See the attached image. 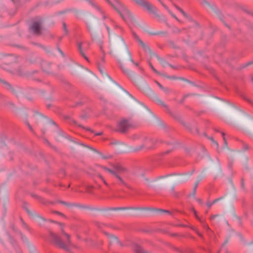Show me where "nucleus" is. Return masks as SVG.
<instances>
[{
    "label": "nucleus",
    "mask_w": 253,
    "mask_h": 253,
    "mask_svg": "<svg viewBox=\"0 0 253 253\" xmlns=\"http://www.w3.org/2000/svg\"><path fill=\"white\" fill-rule=\"evenodd\" d=\"M61 231L63 235L66 238L64 240H62L60 237L56 234L50 232V241L52 244L59 248L67 249L70 245V236L68 234L64 232L62 227H61Z\"/></svg>",
    "instance_id": "nucleus-1"
},
{
    "label": "nucleus",
    "mask_w": 253,
    "mask_h": 253,
    "mask_svg": "<svg viewBox=\"0 0 253 253\" xmlns=\"http://www.w3.org/2000/svg\"><path fill=\"white\" fill-rule=\"evenodd\" d=\"M112 169L109 168L107 172L113 175L119 181V183L126 185L125 181L121 177L120 175L127 173V169L119 164L112 165Z\"/></svg>",
    "instance_id": "nucleus-2"
},
{
    "label": "nucleus",
    "mask_w": 253,
    "mask_h": 253,
    "mask_svg": "<svg viewBox=\"0 0 253 253\" xmlns=\"http://www.w3.org/2000/svg\"><path fill=\"white\" fill-rule=\"evenodd\" d=\"M42 21L41 18L37 17L35 18L30 27V31L35 35H40L41 34Z\"/></svg>",
    "instance_id": "nucleus-3"
},
{
    "label": "nucleus",
    "mask_w": 253,
    "mask_h": 253,
    "mask_svg": "<svg viewBox=\"0 0 253 253\" xmlns=\"http://www.w3.org/2000/svg\"><path fill=\"white\" fill-rule=\"evenodd\" d=\"M138 5H140L141 6L146 8L148 11L154 12L156 9V8L152 4L148 2V1H145L144 0H132Z\"/></svg>",
    "instance_id": "nucleus-4"
},
{
    "label": "nucleus",
    "mask_w": 253,
    "mask_h": 253,
    "mask_svg": "<svg viewBox=\"0 0 253 253\" xmlns=\"http://www.w3.org/2000/svg\"><path fill=\"white\" fill-rule=\"evenodd\" d=\"M130 126V124L127 120H123L118 123L117 130L121 132H125Z\"/></svg>",
    "instance_id": "nucleus-5"
},
{
    "label": "nucleus",
    "mask_w": 253,
    "mask_h": 253,
    "mask_svg": "<svg viewBox=\"0 0 253 253\" xmlns=\"http://www.w3.org/2000/svg\"><path fill=\"white\" fill-rule=\"evenodd\" d=\"M90 4H91L93 7H94L98 11V12L102 15V18L103 19H105L107 18V17L105 15L104 11L97 5L95 4L94 2H93L92 0H89L87 1Z\"/></svg>",
    "instance_id": "nucleus-6"
},
{
    "label": "nucleus",
    "mask_w": 253,
    "mask_h": 253,
    "mask_svg": "<svg viewBox=\"0 0 253 253\" xmlns=\"http://www.w3.org/2000/svg\"><path fill=\"white\" fill-rule=\"evenodd\" d=\"M90 4H91L93 7H94L98 11V12L102 15V18L103 19H105L107 18V17L105 15L104 11L97 5L95 4L94 2H93L92 0H89L87 1Z\"/></svg>",
    "instance_id": "nucleus-7"
},
{
    "label": "nucleus",
    "mask_w": 253,
    "mask_h": 253,
    "mask_svg": "<svg viewBox=\"0 0 253 253\" xmlns=\"http://www.w3.org/2000/svg\"><path fill=\"white\" fill-rule=\"evenodd\" d=\"M153 146V141L152 139H147L145 141L144 144L141 146V148H146L147 149H150Z\"/></svg>",
    "instance_id": "nucleus-8"
},
{
    "label": "nucleus",
    "mask_w": 253,
    "mask_h": 253,
    "mask_svg": "<svg viewBox=\"0 0 253 253\" xmlns=\"http://www.w3.org/2000/svg\"><path fill=\"white\" fill-rule=\"evenodd\" d=\"M110 5H112V7H114V9H115L117 11H118L122 16V17L124 18L123 15H122V13H121L120 10L119 9L118 6L120 5V3L118 2L117 0H114L116 1V4L113 3L112 2H111L109 0H106Z\"/></svg>",
    "instance_id": "nucleus-9"
},
{
    "label": "nucleus",
    "mask_w": 253,
    "mask_h": 253,
    "mask_svg": "<svg viewBox=\"0 0 253 253\" xmlns=\"http://www.w3.org/2000/svg\"><path fill=\"white\" fill-rule=\"evenodd\" d=\"M133 250L136 253H147L145 252L141 247L137 245H134L133 247Z\"/></svg>",
    "instance_id": "nucleus-10"
},
{
    "label": "nucleus",
    "mask_w": 253,
    "mask_h": 253,
    "mask_svg": "<svg viewBox=\"0 0 253 253\" xmlns=\"http://www.w3.org/2000/svg\"><path fill=\"white\" fill-rule=\"evenodd\" d=\"M78 49L80 51L81 55L84 57V58L85 60H86L87 61H88V58L86 56V55H85V54L84 53V52L83 51L82 42H79L78 44Z\"/></svg>",
    "instance_id": "nucleus-11"
},
{
    "label": "nucleus",
    "mask_w": 253,
    "mask_h": 253,
    "mask_svg": "<svg viewBox=\"0 0 253 253\" xmlns=\"http://www.w3.org/2000/svg\"><path fill=\"white\" fill-rule=\"evenodd\" d=\"M139 42L145 51H146V52H150L151 51L149 47L148 46H147V45H146L142 41L139 40Z\"/></svg>",
    "instance_id": "nucleus-12"
},
{
    "label": "nucleus",
    "mask_w": 253,
    "mask_h": 253,
    "mask_svg": "<svg viewBox=\"0 0 253 253\" xmlns=\"http://www.w3.org/2000/svg\"><path fill=\"white\" fill-rule=\"evenodd\" d=\"M222 198L221 197V198H217V199H215L214 200H213L212 202H208L207 203V206L209 208H210L211 207V206L213 205L214 204H215L216 202H217V201H219L220 199H221Z\"/></svg>",
    "instance_id": "nucleus-13"
},
{
    "label": "nucleus",
    "mask_w": 253,
    "mask_h": 253,
    "mask_svg": "<svg viewBox=\"0 0 253 253\" xmlns=\"http://www.w3.org/2000/svg\"><path fill=\"white\" fill-rule=\"evenodd\" d=\"M110 242L116 244H119V243L118 239L114 236H111L110 237Z\"/></svg>",
    "instance_id": "nucleus-14"
},
{
    "label": "nucleus",
    "mask_w": 253,
    "mask_h": 253,
    "mask_svg": "<svg viewBox=\"0 0 253 253\" xmlns=\"http://www.w3.org/2000/svg\"><path fill=\"white\" fill-rule=\"evenodd\" d=\"M59 203L62 204H63L66 206H68V207H72V206H75L74 204H71V203H67V202H64V201H59Z\"/></svg>",
    "instance_id": "nucleus-15"
},
{
    "label": "nucleus",
    "mask_w": 253,
    "mask_h": 253,
    "mask_svg": "<svg viewBox=\"0 0 253 253\" xmlns=\"http://www.w3.org/2000/svg\"><path fill=\"white\" fill-rule=\"evenodd\" d=\"M98 177L102 181V182L106 185V186H108V183L106 181V180H105V179L104 178V177L101 175V174H99L98 175Z\"/></svg>",
    "instance_id": "nucleus-16"
},
{
    "label": "nucleus",
    "mask_w": 253,
    "mask_h": 253,
    "mask_svg": "<svg viewBox=\"0 0 253 253\" xmlns=\"http://www.w3.org/2000/svg\"><path fill=\"white\" fill-rule=\"evenodd\" d=\"M195 216H196V217L201 222H202V220L200 218V217L198 216V215H197V212L194 209V208H192V209Z\"/></svg>",
    "instance_id": "nucleus-17"
},
{
    "label": "nucleus",
    "mask_w": 253,
    "mask_h": 253,
    "mask_svg": "<svg viewBox=\"0 0 253 253\" xmlns=\"http://www.w3.org/2000/svg\"><path fill=\"white\" fill-rule=\"evenodd\" d=\"M63 30L64 31V32L65 33L66 35H67L68 33V29H67V26H66V24L65 22H63Z\"/></svg>",
    "instance_id": "nucleus-18"
},
{
    "label": "nucleus",
    "mask_w": 253,
    "mask_h": 253,
    "mask_svg": "<svg viewBox=\"0 0 253 253\" xmlns=\"http://www.w3.org/2000/svg\"><path fill=\"white\" fill-rule=\"evenodd\" d=\"M198 184H199V182L197 181V182H196V183L195 184V186H194V189H193L194 195H195V193H196V189H197V188L198 187Z\"/></svg>",
    "instance_id": "nucleus-19"
},
{
    "label": "nucleus",
    "mask_w": 253,
    "mask_h": 253,
    "mask_svg": "<svg viewBox=\"0 0 253 253\" xmlns=\"http://www.w3.org/2000/svg\"><path fill=\"white\" fill-rule=\"evenodd\" d=\"M221 134H222V135L223 136V139L224 140V144L226 146L227 145V140L225 137V133L224 132H221Z\"/></svg>",
    "instance_id": "nucleus-20"
},
{
    "label": "nucleus",
    "mask_w": 253,
    "mask_h": 253,
    "mask_svg": "<svg viewBox=\"0 0 253 253\" xmlns=\"http://www.w3.org/2000/svg\"><path fill=\"white\" fill-rule=\"evenodd\" d=\"M159 104L160 105H161V106H162L164 107L165 108H166L167 109H168V107H167V106L166 104H165V103H164L163 101H161V100H159Z\"/></svg>",
    "instance_id": "nucleus-21"
},
{
    "label": "nucleus",
    "mask_w": 253,
    "mask_h": 253,
    "mask_svg": "<svg viewBox=\"0 0 253 253\" xmlns=\"http://www.w3.org/2000/svg\"><path fill=\"white\" fill-rule=\"evenodd\" d=\"M177 9H178L179 10V11L184 16H186L187 15L186 14V13L180 8L179 7H177Z\"/></svg>",
    "instance_id": "nucleus-22"
},
{
    "label": "nucleus",
    "mask_w": 253,
    "mask_h": 253,
    "mask_svg": "<svg viewBox=\"0 0 253 253\" xmlns=\"http://www.w3.org/2000/svg\"><path fill=\"white\" fill-rule=\"evenodd\" d=\"M150 67L151 68V69L156 73H158V72L154 68V67H153V66L152 65V63L151 62H149V63Z\"/></svg>",
    "instance_id": "nucleus-23"
},
{
    "label": "nucleus",
    "mask_w": 253,
    "mask_h": 253,
    "mask_svg": "<svg viewBox=\"0 0 253 253\" xmlns=\"http://www.w3.org/2000/svg\"><path fill=\"white\" fill-rule=\"evenodd\" d=\"M120 68L122 69V70L123 71V72L126 74H128L129 73V71L127 69H124L123 66L122 65H120Z\"/></svg>",
    "instance_id": "nucleus-24"
},
{
    "label": "nucleus",
    "mask_w": 253,
    "mask_h": 253,
    "mask_svg": "<svg viewBox=\"0 0 253 253\" xmlns=\"http://www.w3.org/2000/svg\"><path fill=\"white\" fill-rule=\"evenodd\" d=\"M99 167L103 169L105 171H107V169H109L108 168L105 167V166H99Z\"/></svg>",
    "instance_id": "nucleus-25"
},
{
    "label": "nucleus",
    "mask_w": 253,
    "mask_h": 253,
    "mask_svg": "<svg viewBox=\"0 0 253 253\" xmlns=\"http://www.w3.org/2000/svg\"><path fill=\"white\" fill-rule=\"evenodd\" d=\"M79 126L80 127H83V128L85 129H86L87 130L89 131H90V132H93V130H92L90 128H85V127H84L83 126H81V125H79Z\"/></svg>",
    "instance_id": "nucleus-26"
},
{
    "label": "nucleus",
    "mask_w": 253,
    "mask_h": 253,
    "mask_svg": "<svg viewBox=\"0 0 253 253\" xmlns=\"http://www.w3.org/2000/svg\"><path fill=\"white\" fill-rule=\"evenodd\" d=\"M100 49L103 54H104L105 52H107V50L105 49H104L103 48V47L102 46H100Z\"/></svg>",
    "instance_id": "nucleus-27"
},
{
    "label": "nucleus",
    "mask_w": 253,
    "mask_h": 253,
    "mask_svg": "<svg viewBox=\"0 0 253 253\" xmlns=\"http://www.w3.org/2000/svg\"><path fill=\"white\" fill-rule=\"evenodd\" d=\"M130 61L133 63L134 65H135L136 66H138V64L137 63H135L133 61V60L132 59V58L130 57Z\"/></svg>",
    "instance_id": "nucleus-28"
},
{
    "label": "nucleus",
    "mask_w": 253,
    "mask_h": 253,
    "mask_svg": "<svg viewBox=\"0 0 253 253\" xmlns=\"http://www.w3.org/2000/svg\"><path fill=\"white\" fill-rule=\"evenodd\" d=\"M127 208H114V209H113V210H125V209H127Z\"/></svg>",
    "instance_id": "nucleus-29"
},
{
    "label": "nucleus",
    "mask_w": 253,
    "mask_h": 253,
    "mask_svg": "<svg viewBox=\"0 0 253 253\" xmlns=\"http://www.w3.org/2000/svg\"><path fill=\"white\" fill-rule=\"evenodd\" d=\"M3 83L4 84H5L7 86V88H10L11 87L10 85L8 83H7L6 82H3Z\"/></svg>",
    "instance_id": "nucleus-30"
},
{
    "label": "nucleus",
    "mask_w": 253,
    "mask_h": 253,
    "mask_svg": "<svg viewBox=\"0 0 253 253\" xmlns=\"http://www.w3.org/2000/svg\"><path fill=\"white\" fill-rule=\"evenodd\" d=\"M212 143H213V144H215L217 147H218V143H217L216 141L214 140V141L212 142Z\"/></svg>",
    "instance_id": "nucleus-31"
},
{
    "label": "nucleus",
    "mask_w": 253,
    "mask_h": 253,
    "mask_svg": "<svg viewBox=\"0 0 253 253\" xmlns=\"http://www.w3.org/2000/svg\"><path fill=\"white\" fill-rule=\"evenodd\" d=\"M54 212L57 213V214H59V215H63V214L61 212H60L56 211H54Z\"/></svg>",
    "instance_id": "nucleus-32"
},
{
    "label": "nucleus",
    "mask_w": 253,
    "mask_h": 253,
    "mask_svg": "<svg viewBox=\"0 0 253 253\" xmlns=\"http://www.w3.org/2000/svg\"><path fill=\"white\" fill-rule=\"evenodd\" d=\"M165 92H168L169 91V89L168 88H164L163 87V89Z\"/></svg>",
    "instance_id": "nucleus-33"
},
{
    "label": "nucleus",
    "mask_w": 253,
    "mask_h": 253,
    "mask_svg": "<svg viewBox=\"0 0 253 253\" xmlns=\"http://www.w3.org/2000/svg\"><path fill=\"white\" fill-rule=\"evenodd\" d=\"M157 84L161 88L163 89V86L157 82Z\"/></svg>",
    "instance_id": "nucleus-34"
},
{
    "label": "nucleus",
    "mask_w": 253,
    "mask_h": 253,
    "mask_svg": "<svg viewBox=\"0 0 253 253\" xmlns=\"http://www.w3.org/2000/svg\"><path fill=\"white\" fill-rule=\"evenodd\" d=\"M217 216V215H212V216H211V219H214V218L215 217H216Z\"/></svg>",
    "instance_id": "nucleus-35"
},
{
    "label": "nucleus",
    "mask_w": 253,
    "mask_h": 253,
    "mask_svg": "<svg viewBox=\"0 0 253 253\" xmlns=\"http://www.w3.org/2000/svg\"><path fill=\"white\" fill-rule=\"evenodd\" d=\"M102 132H100L96 133L95 135H101L102 134Z\"/></svg>",
    "instance_id": "nucleus-36"
},
{
    "label": "nucleus",
    "mask_w": 253,
    "mask_h": 253,
    "mask_svg": "<svg viewBox=\"0 0 253 253\" xmlns=\"http://www.w3.org/2000/svg\"><path fill=\"white\" fill-rule=\"evenodd\" d=\"M102 158L104 159H108L109 157H105L104 156H102Z\"/></svg>",
    "instance_id": "nucleus-37"
},
{
    "label": "nucleus",
    "mask_w": 253,
    "mask_h": 253,
    "mask_svg": "<svg viewBox=\"0 0 253 253\" xmlns=\"http://www.w3.org/2000/svg\"><path fill=\"white\" fill-rule=\"evenodd\" d=\"M106 29H107V30L108 31V33L109 34L110 33V29H109V28L108 26H106Z\"/></svg>",
    "instance_id": "nucleus-38"
},
{
    "label": "nucleus",
    "mask_w": 253,
    "mask_h": 253,
    "mask_svg": "<svg viewBox=\"0 0 253 253\" xmlns=\"http://www.w3.org/2000/svg\"><path fill=\"white\" fill-rule=\"evenodd\" d=\"M28 126H29V128L31 129V130H32V127L29 124H28Z\"/></svg>",
    "instance_id": "nucleus-39"
},
{
    "label": "nucleus",
    "mask_w": 253,
    "mask_h": 253,
    "mask_svg": "<svg viewBox=\"0 0 253 253\" xmlns=\"http://www.w3.org/2000/svg\"><path fill=\"white\" fill-rule=\"evenodd\" d=\"M197 201L201 204L202 203V200L200 199H197Z\"/></svg>",
    "instance_id": "nucleus-40"
},
{
    "label": "nucleus",
    "mask_w": 253,
    "mask_h": 253,
    "mask_svg": "<svg viewBox=\"0 0 253 253\" xmlns=\"http://www.w3.org/2000/svg\"><path fill=\"white\" fill-rule=\"evenodd\" d=\"M205 226L208 230H210L209 227L208 225H205Z\"/></svg>",
    "instance_id": "nucleus-41"
},
{
    "label": "nucleus",
    "mask_w": 253,
    "mask_h": 253,
    "mask_svg": "<svg viewBox=\"0 0 253 253\" xmlns=\"http://www.w3.org/2000/svg\"><path fill=\"white\" fill-rule=\"evenodd\" d=\"M210 139L212 141V142L214 140L212 137H210Z\"/></svg>",
    "instance_id": "nucleus-42"
},
{
    "label": "nucleus",
    "mask_w": 253,
    "mask_h": 253,
    "mask_svg": "<svg viewBox=\"0 0 253 253\" xmlns=\"http://www.w3.org/2000/svg\"><path fill=\"white\" fill-rule=\"evenodd\" d=\"M59 50L60 52L62 54H63V52H62V51L61 50H60V49H59Z\"/></svg>",
    "instance_id": "nucleus-43"
},
{
    "label": "nucleus",
    "mask_w": 253,
    "mask_h": 253,
    "mask_svg": "<svg viewBox=\"0 0 253 253\" xmlns=\"http://www.w3.org/2000/svg\"><path fill=\"white\" fill-rule=\"evenodd\" d=\"M164 211V212H169L168 211Z\"/></svg>",
    "instance_id": "nucleus-44"
},
{
    "label": "nucleus",
    "mask_w": 253,
    "mask_h": 253,
    "mask_svg": "<svg viewBox=\"0 0 253 253\" xmlns=\"http://www.w3.org/2000/svg\"><path fill=\"white\" fill-rule=\"evenodd\" d=\"M226 253H229L228 251H226Z\"/></svg>",
    "instance_id": "nucleus-45"
},
{
    "label": "nucleus",
    "mask_w": 253,
    "mask_h": 253,
    "mask_svg": "<svg viewBox=\"0 0 253 253\" xmlns=\"http://www.w3.org/2000/svg\"><path fill=\"white\" fill-rule=\"evenodd\" d=\"M159 0V1H160V2H161V0Z\"/></svg>",
    "instance_id": "nucleus-46"
},
{
    "label": "nucleus",
    "mask_w": 253,
    "mask_h": 253,
    "mask_svg": "<svg viewBox=\"0 0 253 253\" xmlns=\"http://www.w3.org/2000/svg\"><path fill=\"white\" fill-rule=\"evenodd\" d=\"M159 0V1H160V2H161V0Z\"/></svg>",
    "instance_id": "nucleus-47"
}]
</instances>
